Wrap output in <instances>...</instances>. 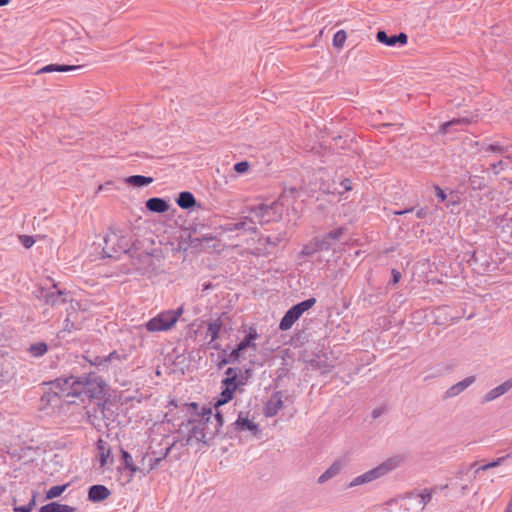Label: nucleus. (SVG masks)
I'll return each instance as SVG.
<instances>
[{
	"label": "nucleus",
	"instance_id": "obj_1",
	"mask_svg": "<svg viewBox=\"0 0 512 512\" xmlns=\"http://www.w3.org/2000/svg\"><path fill=\"white\" fill-rule=\"evenodd\" d=\"M104 381L95 373L85 374L79 377L70 376L57 380L58 392L63 398H78L82 402L98 398L103 392Z\"/></svg>",
	"mask_w": 512,
	"mask_h": 512
},
{
	"label": "nucleus",
	"instance_id": "obj_2",
	"mask_svg": "<svg viewBox=\"0 0 512 512\" xmlns=\"http://www.w3.org/2000/svg\"><path fill=\"white\" fill-rule=\"evenodd\" d=\"M406 461V456L404 454H396L385 461H383L381 464H379L377 467L368 470L367 472L353 478L347 485L348 488L368 484L372 481H375L386 474L390 473L391 471L399 468L402 466Z\"/></svg>",
	"mask_w": 512,
	"mask_h": 512
},
{
	"label": "nucleus",
	"instance_id": "obj_3",
	"mask_svg": "<svg viewBox=\"0 0 512 512\" xmlns=\"http://www.w3.org/2000/svg\"><path fill=\"white\" fill-rule=\"evenodd\" d=\"M250 216L255 220V225L277 222L282 218L284 207L279 200L269 203H259L248 207Z\"/></svg>",
	"mask_w": 512,
	"mask_h": 512
},
{
	"label": "nucleus",
	"instance_id": "obj_4",
	"mask_svg": "<svg viewBox=\"0 0 512 512\" xmlns=\"http://www.w3.org/2000/svg\"><path fill=\"white\" fill-rule=\"evenodd\" d=\"M184 312L182 306L174 310H165L158 313L145 323V328L151 333L171 330Z\"/></svg>",
	"mask_w": 512,
	"mask_h": 512
},
{
	"label": "nucleus",
	"instance_id": "obj_5",
	"mask_svg": "<svg viewBox=\"0 0 512 512\" xmlns=\"http://www.w3.org/2000/svg\"><path fill=\"white\" fill-rule=\"evenodd\" d=\"M130 241L120 230L109 229L104 237L103 254L108 258H119L129 251Z\"/></svg>",
	"mask_w": 512,
	"mask_h": 512
},
{
	"label": "nucleus",
	"instance_id": "obj_6",
	"mask_svg": "<svg viewBox=\"0 0 512 512\" xmlns=\"http://www.w3.org/2000/svg\"><path fill=\"white\" fill-rule=\"evenodd\" d=\"M210 418H212V411L208 409L206 413H203L201 421H189L188 442L195 440L206 444L217 435V431L210 427Z\"/></svg>",
	"mask_w": 512,
	"mask_h": 512
},
{
	"label": "nucleus",
	"instance_id": "obj_7",
	"mask_svg": "<svg viewBox=\"0 0 512 512\" xmlns=\"http://www.w3.org/2000/svg\"><path fill=\"white\" fill-rule=\"evenodd\" d=\"M316 303L314 297L308 298L294 306H292L282 317L279 329L282 331L289 330L294 323L302 316V314L312 308Z\"/></svg>",
	"mask_w": 512,
	"mask_h": 512
},
{
	"label": "nucleus",
	"instance_id": "obj_8",
	"mask_svg": "<svg viewBox=\"0 0 512 512\" xmlns=\"http://www.w3.org/2000/svg\"><path fill=\"white\" fill-rule=\"evenodd\" d=\"M345 228L339 227L336 228L327 234H325L321 238H315L314 239V246L316 250L320 251H329L332 249L333 245L339 241V239L344 234Z\"/></svg>",
	"mask_w": 512,
	"mask_h": 512
},
{
	"label": "nucleus",
	"instance_id": "obj_9",
	"mask_svg": "<svg viewBox=\"0 0 512 512\" xmlns=\"http://www.w3.org/2000/svg\"><path fill=\"white\" fill-rule=\"evenodd\" d=\"M225 230L229 232L245 231L255 233L257 226L255 225V220L249 214L248 216L241 217L235 222L228 223Z\"/></svg>",
	"mask_w": 512,
	"mask_h": 512
},
{
	"label": "nucleus",
	"instance_id": "obj_10",
	"mask_svg": "<svg viewBox=\"0 0 512 512\" xmlns=\"http://www.w3.org/2000/svg\"><path fill=\"white\" fill-rule=\"evenodd\" d=\"M376 39L386 46L396 47L405 45L408 41V36L403 32L397 35L388 36L385 31L379 30L376 34Z\"/></svg>",
	"mask_w": 512,
	"mask_h": 512
},
{
	"label": "nucleus",
	"instance_id": "obj_11",
	"mask_svg": "<svg viewBox=\"0 0 512 512\" xmlns=\"http://www.w3.org/2000/svg\"><path fill=\"white\" fill-rule=\"evenodd\" d=\"M283 393L281 391L274 392L264 407V414L266 417H273L277 415L283 406Z\"/></svg>",
	"mask_w": 512,
	"mask_h": 512
},
{
	"label": "nucleus",
	"instance_id": "obj_12",
	"mask_svg": "<svg viewBox=\"0 0 512 512\" xmlns=\"http://www.w3.org/2000/svg\"><path fill=\"white\" fill-rule=\"evenodd\" d=\"M245 337L238 343L236 346L239 352H243L247 348H251L254 351L257 350V345L255 341L259 338V334L255 327L250 326L247 330H245Z\"/></svg>",
	"mask_w": 512,
	"mask_h": 512
},
{
	"label": "nucleus",
	"instance_id": "obj_13",
	"mask_svg": "<svg viewBox=\"0 0 512 512\" xmlns=\"http://www.w3.org/2000/svg\"><path fill=\"white\" fill-rule=\"evenodd\" d=\"M223 323L221 318H217L211 321L207 327L206 336L210 337L209 345L212 349L220 350V344L216 343V340L219 338L220 331L222 329Z\"/></svg>",
	"mask_w": 512,
	"mask_h": 512
},
{
	"label": "nucleus",
	"instance_id": "obj_14",
	"mask_svg": "<svg viewBox=\"0 0 512 512\" xmlns=\"http://www.w3.org/2000/svg\"><path fill=\"white\" fill-rule=\"evenodd\" d=\"M472 121H473V119L469 118V117L454 118L448 122L442 123L441 126L439 127V133L447 134L452 129H454L456 131L462 130L464 126L469 125Z\"/></svg>",
	"mask_w": 512,
	"mask_h": 512
},
{
	"label": "nucleus",
	"instance_id": "obj_15",
	"mask_svg": "<svg viewBox=\"0 0 512 512\" xmlns=\"http://www.w3.org/2000/svg\"><path fill=\"white\" fill-rule=\"evenodd\" d=\"M512 388V379H508L497 387L488 391L482 398L483 403L491 402L507 393Z\"/></svg>",
	"mask_w": 512,
	"mask_h": 512
},
{
	"label": "nucleus",
	"instance_id": "obj_16",
	"mask_svg": "<svg viewBox=\"0 0 512 512\" xmlns=\"http://www.w3.org/2000/svg\"><path fill=\"white\" fill-rule=\"evenodd\" d=\"M53 288L56 289L54 291L41 290V297L47 304L52 306L61 305L66 302V299L63 297L64 293L61 290L57 289L56 284L53 285Z\"/></svg>",
	"mask_w": 512,
	"mask_h": 512
},
{
	"label": "nucleus",
	"instance_id": "obj_17",
	"mask_svg": "<svg viewBox=\"0 0 512 512\" xmlns=\"http://www.w3.org/2000/svg\"><path fill=\"white\" fill-rule=\"evenodd\" d=\"M475 380V376H468L465 379L457 382L456 384L452 385L447 389V391L445 392V398H452L459 395L465 389L471 386L475 382Z\"/></svg>",
	"mask_w": 512,
	"mask_h": 512
},
{
	"label": "nucleus",
	"instance_id": "obj_18",
	"mask_svg": "<svg viewBox=\"0 0 512 512\" xmlns=\"http://www.w3.org/2000/svg\"><path fill=\"white\" fill-rule=\"evenodd\" d=\"M110 490L104 485H93L89 488L88 499L91 502H101L110 496Z\"/></svg>",
	"mask_w": 512,
	"mask_h": 512
},
{
	"label": "nucleus",
	"instance_id": "obj_19",
	"mask_svg": "<svg viewBox=\"0 0 512 512\" xmlns=\"http://www.w3.org/2000/svg\"><path fill=\"white\" fill-rule=\"evenodd\" d=\"M343 469V462L341 460L334 461L329 468H327L317 479L318 484H324L330 479L340 474Z\"/></svg>",
	"mask_w": 512,
	"mask_h": 512
},
{
	"label": "nucleus",
	"instance_id": "obj_20",
	"mask_svg": "<svg viewBox=\"0 0 512 512\" xmlns=\"http://www.w3.org/2000/svg\"><path fill=\"white\" fill-rule=\"evenodd\" d=\"M81 65L49 64L36 71V74L51 72H70L82 69Z\"/></svg>",
	"mask_w": 512,
	"mask_h": 512
},
{
	"label": "nucleus",
	"instance_id": "obj_21",
	"mask_svg": "<svg viewBox=\"0 0 512 512\" xmlns=\"http://www.w3.org/2000/svg\"><path fill=\"white\" fill-rule=\"evenodd\" d=\"M146 207L151 212L164 213L168 211L169 204L162 198L153 197L146 201Z\"/></svg>",
	"mask_w": 512,
	"mask_h": 512
},
{
	"label": "nucleus",
	"instance_id": "obj_22",
	"mask_svg": "<svg viewBox=\"0 0 512 512\" xmlns=\"http://www.w3.org/2000/svg\"><path fill=\"white\" fill-rule=\"evenodd\" d=\"M238 369L229 367L225 372V378L222 380V385L224 388L235 391L238 387L237 377H238Z\"/></svg>",
	"mask_w": 512,
	"mask_h": 512
},
{
	"label": "nucleus",
	"instance_id": "obj_23",
	"mask_svg": "<svg viewBox=\"0 0 512 512\" xmlns=\"http://www.w3.org/2000/svg\"><path fill=\"white\" fill-rule=\"evenodd\" d=\"M235 425L238 430H248L251 431L254 435H257L260 432L259 426L253 421L249 420L247 417H243L242 414L238 416Z\"/></svg>",
	"mask_w": 512,
	"mask_h": 512
},
{
	"label": "nucleus",
	"instance_id": "obj_24",
	"mask_svg": "<svg viewBox=\"0 0 512 512\" xmlns=\"http://www.w3.org/2000/svg\"><path fill=\"white\" fill-rule=\"evenodd\" d=\"M39 512H78L76 507H72L66 504H61L58 502H50L46 505H43Z\"/></svg>",
	"mask_w": 512,
	"mask_h": 512
},
{
	"label": "nucleus",
	"instance_id": "obj_25",
	"mask_svg": "<svg viewBox=\"0 0 512 512\" xmlns=\"http://www.w3.org/2000/svg\"><path fill=\"white\" fill-rule=\"evenodd\" d=\"M176 202L178 206L181 207L182 209H190L196 204L194 195L189 191L181 192Z\"/></svg>",
	"mask_w": 512,
	"mask_h": 512
},
{
	"label": "nucleus",
	"instance_id": "obj_26",
	"mask_svg": "<svg viewBox=\"0 0 512 512\" xmlns=\"http://www.w3.org/2000/svg\"><path fill=\"white\" fill-rule=\"evenodd\" d=\"M153 182L152 177L143 175H132L126 178V183L134 187H143Z\"/></svg>",
	"mask_w": 512,
	"mask_h": 512
},
{
	"label": "nucleus",
	"instance_id": "obj_27",
	"mask_svg": "<svg viewBox=\"0 0 512 512\" xmlns=\"http://www.w3.org/2000/svg\"><path fill=\"white\" fill-rule=\"evenodd\" d=\"M482 150L485 152H492L499 155H506L509 152V146H504L499 143L483 144Z\"/></svg>",
	"mask_w": 512,
	"mask_h": 512
},
{
	"label": "nucleus",
	"instance_id": "obj_28",
	"mask_svg": "<svg viewBox=\"0 0 512 512\" xmlns=\"http://www.w3.org/2000/svg\"><path fill=\"white\" fill-rule=\"evenodd\" d=\"M48 350L47 344L45 342H38L35 344H32L28 351L30 354L34 357H41L43 356Z\"/></svg>",
	"mask_w": 512,
	"mask_h": 512
},
{
	"label": "nucleus",
	"instance_id": "obj_29",
	"mask_svg": "<svg viewBox=\"0 0 512 512\" xmlns=\"http://www.w3.org/2000/svg\"><path fill=\"white\" fill-rule=\"evenodd\" d=\"M106 357H107L109 367L110 366L116 367V366H118V364L125 361L127 356L125 354H120L117 351H112L111 353L106 355Z\"/></svg>",
	"mask_w": 512,
	"mask_h": 512
},
{
	"label": "nucleus",
	"instance_id": "obj_30",
	"mask_svg": "<svg viewBox=\"0 0 512 512\" xmlns=\"http://www.w3.org/2000/svg\"><path fill=\"white\" fill-rule=\"evenodd\" d=\"M124 467L128 469L132 475L138 471V467L134 465L133 458L126 450H121Z\"/></svg>",
	"mask_w": 512,
	"mask_h": 512
},
{
	"label": "nucleus",
	"instance_id": "obj_31",
	"mask_svg": "<svg viewBox=\"0 0 512 512\" xmlns=\"http://www.w3.org/2000/svg\"><path fill=\"white\" fill-rule=\"evenodd\" d=\"M68 487V484L56 485L50 487L46 492L47 499H54L59 497Z\"/></svg>",
	"mask_w": 512,
	"mask_h": 512
},
{
	"label": "nucleus",
	"instance_id": "obj_32",
	"mask_svg": "<svg viewBox=\"0 0 512 512\" xmlns=\"http://www.w3.org/2000/svg\"><path fill=\"white\" fill-rule=\"evenodd\" d=\"M90 364L96 366L99 370H107L109 368L106 356H94L89 360Z\"/></svg>",
	"mask_w": 512,
	"mask_h": 512
},
{
	"label": "nucleus",
	"instance_id": "obj_33",
	"mask_svg": "<svg viewBox=\"0 0 512 512\" xmlns=\"http://www.w3.org/2000/svg\"><path fill=\"white\" fill-rule=\"evenodd\" d=\"M347 39L346 32L344 30L337 31L333 36V45L336 48H342Z\"/></svg>",
	"mask_w": 512,
	"mask_h": 512
},
{
	"label": "nucleus",
	"instance_id": "obj_34",
	"mask_svg": "<svg viewBox=\"0 0 512 512\" xmlns=\"http://www.w3.org/2000/svg\"><path fill=\"white\" fill-rule=\"evenodd\" d=\"M223 422V417L219 412L213 416V420H211V418L209 419L210 427L212 430H216L217 434L220 432V428L222 427Z\"/></svg>",
	"mask_w": 512,
	"mask_h": 512
},
{
	"label": "nucleus",
	"instance_id": "obj_35",
	"mask_svg": "<svg viewBox=\"0 0 512 512\" xmlns=\"http://www.w3.org/2000/svg\"><path fill=\"white\" fill-rule=\"evenodd\" d=\"M234 392L235 391L233 390L224 388L223 391L221 392L220 399L217 401L216 405L220 406L229 402L233 398Z\"/></svg>",
	"mask_w": 512,
	"mask_h": 512
},
{
	"label": "nucleus",
	"instance_id": "obj_36",
	"mask_svg": "<svg viewBox=\"0 0 512 512\" xmlns=\"http://www.w3.org/2000/svg\"><path fill=\"white\" fill-rule=\"evenodd\" d=\"M241 352L237 350V348L233 349L229 354L226 353V350H223V355L225 356L228 364H234L238 361Z\"/></svg>",
	"mask_w": 512,
	"mask_h": 512
},
{
	"label": "nucleus",
	"instance_id": "obj_37",
	"mask_svg": "<svg viewBox=\"0 0 512 512\" xmlns=\"http://www.w3.org/2000/svg\"><path fill=\"white\" fill-rule=\"evenodd\" d=\"M433 496V490L431 489H424L420 493V503L422 504V507L424 508L432 499Z\"/></svg>",
	"mask_w": 512,
	"mask_h": 512
},
{
	"label": "nucleus",
	"instance_id": "obj_38",
	"mask_svg": "<svg viewBox=\"0 0 512 512\" xmlns=\"http://www.w3.org/2000/svg\"><path fill=\"white\" fill-rule=\"evenodd\" d=\"M98 449L100 451V466H104L106 464L107 458L110 455V450L105 449V446L103 445L102 441H99Z\"/></svg>",
	"mask_w": 512,
	"mask_h": 512
},
{
	"label": "nucleus",
	"instance_id": "obj_39",
	"mask_svg": "<svg viewBox=\"0 0 512 512\" xmlns=\"http://www.w3.org/2000/svg\"><path fill=\"white\" fill-rule=\"evenodd\" d=\"M339 188H335V193L342 195L344 192L350 191L352 189L351 181L349 179H344L340 182Z\"/></svg>",
	"mask_w": 512,
	"mask_h": 512
},
{
	"label": "nucleus",
	"instance_id": "obj_40",
	"mask_svg": "<svg viewBox=\"0 0 512 512\" xmlns=\"http://www.w3.org/2000/svg\"><path fill=\"white\" fill-rule=\"evenodd\" d=\"M148 460H149V470H153V469L157 468V466L161 462V458H157L155 452H153L151 455L148 456Z\"/></svg>",
	"mask_w": 512,
	"mask_h": 512
},
{
	"label": "nucleus",
	"instance_id": "obj_41",
	"mask_svg": "<svg viewBox=\"0 0 512 512\" xmlns=\"http://www.w3.org/2000/svg\"><path fill=\"white\" fill-rule=\"evenodd\" d=\"M249 169V163L247 161H241L234 165V170L237 173H244Z\"/></svg>",
	"mask_w": 512,
	"mask_h": 512
},
{
	"label": "nucleus",
	"instance_id": "obj_42",
	"mask_svg": "<svg viewBox=\"0 0 512 512\" xmlns=\"http://www.w3.org/2000/svg\"><path fill=\"white\" fill-rule=\"evenodd\" d=\"M21 243L25 248H30L35 243V240L31 236L23 235L20 237Z\"/></svg>",
	"mask_w": 512,
	"mask_h": 512
},
{
	"label": "nucleus",
	"instance_id": "obj_43",
	"mask_svg": "<svg viewBox=\"0 0 512 512\" xmlns=\"http://www.w3.org/2000/svg\"><path fill=\"white\" fill-rule=\"evenodd\" d=\"M502 228L503 232L508 233L510 235V239L512 240V217L505 220Z\"/></svg>",
	"mask_w": 512,
	"mask_h": 512
},
{
	"label": "nucleus",
	"instance_id": "obj_44",
	"mask_svg": "<svg viewBox=\"0 0 512 512\" xmlns=\"http://www.w3.org/2000/svg\"><path fill=\"white\" fill-rule=\"evenodd\" d=\"M510 455H506V456H503V457H500L498 459H496L495 461H492L490 463H487L485 464V468L490 469V468H494V467H497L499 466L506 458H509Z\"/></svg>",
	"mask_w": 512,
	"mask_h": 512
},
{
	"label": "nucleus",
	"instance_id": "obj_45",
	"mask_svg": "<svg viewBox=\"0 0 512 512\" xmlns=\"http://www.w3.org/2000/svg\"><path fill=\"white\" fill-rule=\"evenodd\" d=\"M491 169L493 170L494 174H499L500 171H502L504 169V163L502 160L496 162V163H493L491 165Z\"/></svg>",
	"mask_w": 512,
	"mask_h": 512
},
{
	"label": "nucleus",
	"instance_id": "obj_46",
	"mask_svg": "<svg viewBox=\"0 0 512 512\" xmlns=\"http://www.w3.org/2000/svg\"><path fill=\"white\" fill-rule=\"evenodd\" d=\"M436 196L440 199V201L444 202L447 199V195L439 186H435L434 188Z\"/></svg>",
	"mask_w": 512,
	"mask_h": 512
},
{
	"label": "nucleus",
	"instance_id": "obj_47",
	"mask_svg": "<svg viewBox=\"0 0 512 512\" xmlns=\"http://www.w3.org/2000/svg\"><path fill=\"white\" fill-rule=\"evenodd\" d=\"M76 327H75V324L73 322H71L68 318L65 319L64 321V327H63V331L62 332H71L72 330H75Z\"/></svg>",
	"mask_w": 512,
	"mask_h": 512
},
{
	"label": "nucleus",
	"instance_id": "obj_48",
	"mask_svg": "<svg viewBox=\"0 0 512 512\" xmlns=\"http://www.w3.org/2000/svg\"><path fill=\"white\" fill-rule=\"evenodd\" d=\"M172 447H173V445H170V446L166 447L164 449V451L161 452L159 455H156V457L157 458H161V461L164 460L169 455V453L171 452Z\"/></svg>",
	"mask_w": 512,
	"mask_h": 512
},
{
	"label": "nucleus",
	"instance_id": "obj_49",
	"mask_svg": "<svg viewBox=\"0 0 512 512\" xmlns=\"http://www.w3.org/2000/svg\"><path fill=\"white\" fill-rule=\"evenodd\" d=\"M401 278V273L395 269L392 270V282L394 284L398 283Z\"/></svg>",
	"mask_w": 512,
	"mask_h": 512
},
{
	"label": "nucleus",
	"instance_id": "obj_50",
	"mask_svg": "<svg viewBox=\"0 0 512 512\" xmlns=\"http://www.w3.org/2000/svg\"><path fill=\"white\" fill-rule=\"evenodd\" d=\"M426 215H427V209H425V208H420L416 211V217L419 219L425 218Z\"/></svg>",
	"mask_w": 512,
	"mask_h": 512
},
{
	"label": "nucleus",
	"instance_id": "obj_51",
	"mask_svg": "<svg viewBox=\"0 0 512 512\" xmlns=\"http://www.w3.org/2000/svg\"><path fill=\"white\" fill-rule=\"evenodd\" d=\"M31 509H32L31 504H29V505L20 506V507L15 508V511H18V512H30Z\"/></svg>",
	"mask_w": 512,
	"mask_h": 512
},
{
	"label": "nucleus",
	"instance_id": "obj_52",
	"mask_svg": "<svg viewBox=\"0 0 512 512\" xmlns=\"http://www.w3.org/2000/svg\"><path fill=\"white\" fill-rule=\"evenodd\" d=\"M413 210H414V208H409V209H405V210H398V211H394V214L395 215H404L406 213L412 212Z\"/></svg>",
	"mask_w": 512,
	"mask_h": 512
},
{
	"label": "nucleus",
	"instance_id": "obj_53",
	"mask_svg": "<svg viewBox=\"0 0 512 512\" xmlns=\"http://www.w3.org/2000/svg\"><path fill=\"white\" fill-rule=\"evenodd\" d=\"M226 364H228V363H227V360H226L225 356L224 355L220 356V360H219L218 365H217L218 368L220 369V368H222Z\"/></svg>",
	"mask_w": 512,
	"mask_h": 512
},
{
	"label": "nucleus",
	"instance_id": "obj_54",
	"mask_svg": "<svg viewBox=\"0 0 512 512\" xmlns=\"http://www.w3.org/2000/svg\"><path fill=\"white\" fill-rule=\"evenodd\" d=\"M381 414H382V410H381V409H374V410L372 411V417H373L374 419H376V418H378L379 416H381Z\"/></svg>",
	"mask_w": 512,
	"mask_h": 512
},
{
	"label": "nucleus",
	"instance_id": "obj_55",
	"mask_svg": "<svg viewBox=\"0 0 512 512\" xmlns=\"http://www.w3.org/2000/svg\"><path fill=\"white\" fill-rule=\"evenodd\" d=\"M485 465L479 466L475 469V473H479L480 471H486Z\"/></svg>",
	"mask_w": 512,
	"mask_h": 512
},
{
	"label": "nucleus",
	"instance_id": "obj_56",
	"mask_svg": "<svg viewBox=\"0 0 512 512\" xmlns=\"http://www.w3.org/2000/svg\"><path fill=\"white\" fill-rule=\"evenodd\" d=\"M479 253L478 252H474L473 256H472V259L474 260V262H478L479 261Z\"/></svg>",
	"mask_w": 512,
	"mask_h": 512
},
{
	"label": "nucleus",
	"instance_id": "obj_57",
	"mask_svg": "<svg viewBox=\"0 0 512 512\" xmlns=\"http://www.w3.org/2000/svg\"><path fill=\"white\" fill-rule=\"evenodd\" d=\"M10 0H0V7L9 4Z\"/></svg>",
	"mask_w": 512,
	"mask_h": 512
},
{
	"label": "nucleus",
	"instance_id": "obj_58",
	"mask_svg": "<svg viewBox=\"0 0 512 512\" xmlns=\"http://www.w3.org/2000/svg\"><path fill=\"white\" fill-rule=\"evenodd\" d=\"M457 204V201L456 200H448L447 201V207L451 206V205H455Z\"/></svg>",
	"mask_w": 512,
	"mask_h": 512
},
{
	"label": "nucleus",
	"instance_id": "obj_59",
	"mask_svg": "<svg viewBox=\"0 0 512 512\" xmlns=\"http://www.w3.org/2000/svg\"><path fill=\"white\" fill-rule=\"evenodd\" d=\"M303 253H304L305 255H310L312 252H311V251H309V250L306 248V249H304V250H303Z\"/></svg>",
	"mask_w": 512,
	"mask_h": 512
},
{
	"label": "nucleus",
	"instance_id": "obj_60",
	"mask_svg": "<svg viewBox=\"0 0 512 512\" xmlns=\"http://www.w3.org/2000/svg\"><path fill=\"white\" fill-rule=\"evenodd\" d=\"M509 455H510V457H511V456H512V452H511Z\"/></svg>",
	"mask_w": 512,
	"mask_h": 512
}]
</instances>
